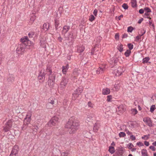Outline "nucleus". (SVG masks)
<instances>
[{"label": "nucleus", "instance_id": "f257e3e1", "mask_svg": "<svg viewBox=\"0 0 156 156\" xmlns=\"http://www.w3.org/2000/svg\"><path fill=\"white\" fill-rule=\"evenodd\" d=\"M79 126V121L73 117H71L66 123L65 127L69 129L70 134L75 133L78 129Z\"/></svg>", "mask_w": 156, "mask_h": 156}, {"label": "nucleus", "instance_id": "f03ea898", "mask_svg": "<svg viewBox=\"0 0 156 156\" xmlns=\"http://www.w3.org/2000/svg\"><path fill=\"white\" fill-rule=\"evenodd\" d=\"M27 46L25 44L21 43L18 45L16 51L19 54H22L24 53Z\"/></svg>", "mask_w": 156, "mask_h": 156}, {"label": "nucleus", "instance_id": "7ed1b4c3", "mask_svg": "<svg viewBox=\"0 0 156 156\" xmlns=\"http://www.w3.org/2000/svg\"><path fill=\"white\" fill-rule=\"evenodd\" d=\"M13 121L9 120L5 123L3 127V130L5 132H7L9 131L12 127Z\"/></svg>", "mask_w": 156, "mask_h": 156}, {"label": "nucleus", "instance_id": "20e7f679", "mask_svg": "<svg viewBox=\"0 0 156 156\" xmlns=\"http://www.w3.org/2000/svg\"><path fill=\"white\" fill-rule=\"evenodd\" d=\"M83 91V87L82 86H80L77 88L73 94V97L72 99L75 100L80 95Z\"/></svg>", "mask_w": 156, "mask_h": 156}, {"label": "nucleus", "instance_id": "39448f33", "mask_svg": "<svg viewBox=\"0 0 156 156\" xmlns=\"http://www.w3.org/2000/svg\"><path fill=\"white\" fill-rule=\"evenodd\" d=\"M49 76L48 80V84L49 86L52 87L54 84L55 80V76L54 74H50Z\"/></svg>", "mask_w": 156, "mask_h": 156}, {"label": "nucleus", "instance_id": "423d86ee", "mask_svg": "<svg viewBox=\"0 0 156 156\" xmlns=\"http://www.w3.org/2000/svg\"><path fill=\"white\" fill-rule=\"evenodd\" d=\"M58 120V119L57 117H54L49 121L48 124L49 126L52 127L57 123Z\"/></svg>", "mask_w": 156, "mask_h": 156}, {"label": "nucleus", "instance_id": "0eeeda50", "mask_svg": "<svg viewBox=\"0 0 156 156\" xmlns=\"http://www.w3.org/2000/svg\"><path fill=\"white\" fill-rule=\"evenodd\" d=\"M32 116V112L30 111L28 112L26 115V117L24 119V122L27 125H28L30 123L31 120V118Z\"/></svg>", "mask_w": 156, "mask_h": 156}, {"label": "nucleus", "instance_id": "6e6552de", "mask_svg": "<svg viewBox=\"0 0 156 156\" xmlns=\"http://www.w3.org/2000/svg\"><path fill=\"white\" fill-rule=\"evenodd\" d=\"M143 121L149 127L153 126V122L151 119L149 117H145L143 118Z\"/></svg>", "mask_w": 156, "mask_h": 156}, {"label": "nucleus", "instance_id": "1a4fd4ad", "mask_svg": "<svg viewBox=\"0 0 156 156\" xmlns=\"http://www.w3.org/2000/svg\"><path fill=\"white\" fill-rule=\"evenodd\" d=\"M126 105H120L118 106L116 109V111L118 112V114H122L126 110Z\"/></svg>", "mask_w": 156, "mask_h": 156}, {"label": "nucleus", "instance_id": "9d476101", "mask_svg": "<svg viewBox=\"0 0 156 156\" xmlns=\"http://www.w3.org/2000/svg\"><path fill=\"white\" fill-rule=\"evenodd\" d=\"M68 82V80L66 78L63 77L62 78L60 85V87L62 89L65 88Z\"/></svg>", "mask_w": 156, "mask_h": 156}, {"label": "nucleus", "instance_id": "9b49d317", "mask_svg": "<svg viewBox=\"0 0 156 156\" xmlns=\"http://www.w3.org/2000/svg\"><path fill=\"white\" fill-rule=\"evenodd\" d=\"M118 61V57L116 56H114L111 58L110 61L109 63L111 66V67H112L116 65Z\"/></svg>", "mask_w": 156, "mask_h": 156}, {"label": "nucleus", "instance_id": "f8f14e48", "mask_svg": "<svg viewBox=\"0 0 156 156\" xmlns=\"http://www.w3.org/2000/svg\"><path fill=\"white\" fill-rule=\"evenodd\" d=\"M19 150L17 146H15L13 148L9 156H16Z\"/></svg>", "mask_w": 156, "mask_h": 156}, {"label": "nucleus", "instance_id": "ddd939ff", "mask_svg": "<svg viewBox=\"0 0 156 156\" xmlns=\"http://www.w3.org/2000/svg\"><path fill=\"white\" fill-rule=\"evenodd\" d=\"M125 68L123 67H119L116 70L115 75L116 76L121 75L125 71Z\"/></svg>", "mask_w": 156, "mask_h": 156}, {"label": "nucleus", "instance_id": "4468645a", "mask_svg": "<svg viewBox=\"0 0 156 156\" xmlns=\"http://www.w3.org/2000/svg\"><path fill=\"white\" fill-rule=\"evenodd\" d=\"M106 69L105 66H102L100 67L96 71V72L98 74H102L104 72Z\"/></svg>", "mask_w": 156, "mask_h": 156}, {"label": "nucleus", "instance_id": "2eb2a0df", "mask_svg": "<svg viewBox=\"0 0 156 156\" xmlns=\"http://www.w3.org/2000/svg\"><path fill=\"white\" fill-rule=\"evenodd\" d=\"M20 41L21 42V43H24V44H25L26 45H27V42H30V41H29L28 40V37L27 36L21 38L20 39Z\"/></svg>", "mask_w": 156, "mask_h": 156}, {"label": "nucleus", "instance_id": "dca6fc26", "mask_svg": "<svg viewBox=\"0 0 156 156\" xmlns=\"http://www.w3.org/2000/svg\"><path fill=\"white\" fill-rule=\"evenodd\" d=\"M70 27L68 26H65L63 28L62 33L65 34L70 29Z\"/></svg>", "mask_w": 156, "mask_h": 156}, {"label": "nucleus", "instance_id": "f3484780", "mask_svg": "<svg viewBox=\"0 0 156 156\" xmlns=\"http://www.w3.org/2000/svg\"><path fill=\"white\" fill-rule=\"evenodd\" d=\"M110 93V90L109 88H104L102 90V94L103 95H107L109 94Z\"/></svg>", "mask_w": 156, "mask_h": 156}, {"label": "nucleus", "instance_id": "a211bd4d", "mask_svg": "<svg viewBox=\"0 0 156 156\" xmlns=\"http://www.w3.org/2000/svg\"><path fill=\"white\" fill-rule=\"evenodd\" d=\"M69 68V65L67 64L66 66H63L62 67V72L64 74H66L67 71Z\"/></svg>", "mask_w": 156, "mask_h": 156}, {"label": "nucleus", "instance_id": "6ab92c4d", "mask_svg": "<svg viewBox=\"0 0 156 156\" xmlns=\"http://www.w3.org/2000/svg\"><path fill=\"white\" fill-rule=\"evenodd\" d=\"M78 71V70L77 69H75L74 70L72 74V76L74 78H76V77L79 75V73Z\"/></svg>", "mask_w": 156, "mask_h": 156}, {"label": "nucleus", "instance_id": "aec40b11", "mask_svg": "<svg viewBox=\"0 0 156 156\" xmlns=\"http://www.w3.org/2000/svg\"><path fill=\"white\" fill-rule=\"evenodd\" d=\"M56 99L54 98H50L48 100V103H50L53 106H54V104L55 102V100Z\"/></svg>", "mask_w": 156, "mask_h": 156}, {"label": "nucleus", "instance_id": "412c9836", "mask_svg": "<svg viewBox=\"0 0 156 156\" xmlns=\"http://www.w3.org/2000/svg\"><path fill=\"white\" fill-rule=\"evenodd\" d=\"M85 49V47L84 46H79L77 48V51L79 53H81L83 52Z\"/></svg>", "mask_w": 156, "mask_h": 156}, {"label": "nucleus", "instance_id": "4be33fe9", "mask_svg": "<svg viewBox=\"0 0 156 156\" xmlns=\"http://www.w3.org/2000/svg\"><path fill=\"white\" fill-rule=\"evenodd\" d=\"M99 125L97 123H95L93 129L95 132H97L99 128Z\"/></svg>", "mask_w": 156, "mask_h": 156}, {"label": "nucleus", "instance_id": "5701e85b", "mask_svg": "<svg viewBox=\"0 0 156 156\" xmlns=\"http://www.w3.org/2000/svg\"><path fill=\"white\" fill-rule=\"evenodd\" d=\"M141 154L143 156H148L147 151L146 149H143L141 150Z\"/></svg>", "mask_w": 156, "mask_h": 156}, {"label": "nucleus", "instance_id": "b1692460", "mask_svg": "<svg viewBox=\"0 0 156 156\" xmlns=\"http://www.w3.org/2000/svg\"><path fill=\"white\" fill-rule=\"evenodd\" d=\"M131 3L132 7L135 8L136 7V0H131Z\"/></svg>", "mask_w": 156, "mask_h": 156}, {"label": "nucleus", "instance_id": "393cba45", "mask_svg": "<svg viewBox=\"0 0 156 156\" xmlns=\"http://www.w3.org/2000/svg\"><path fill=\"white\" fill-rule=\"evenodd\" d=\"M14 80V78L13 76L12 75H9V77L7 79V81L8 82H12Z\"/></svg>", "mask_w": 156, "mask_h": 156}, {"label": "nucleus", "instance_id": "a878e982", "mask_svg": "<svg viewBox=\"0 0 156 156\" xmlns=\"http://www.w3.org/2000/svg\"><path fill=\"white\" fill-rule=\"evenodd\" d=\"M131 114L133 115H135L138 112V111L136 109L132 108L130 110Z\"/></svg>", "mask_w": 156, "mask_h": 156}, {"label": "nucleus", "instance_id": "bb28decb", "mask_svg": "<svg viewBox=\"0 0 156 156\" xmlns=\"http://www.w3.org/2000/svg\"><path fill=\"white\" fill-rule=\"evenodd\" d=\"M117 48L120 52H122L123 49V45L121 44H119L117 46Z\"/></svg>", "mask_w": 156, "mask_h": 156}, {"label": "nucleus", "instance_id": "cd10ccee", "mask_svg": "<svg viewBox=\"0 0 156 156\" xmlns=\"http://www.w3.org/2000/svg\"><path fill=\"white\" fill-rule=\"evenodd\" d=\"M108 151L112 154L114 153L115 152L114 147L112 146H110L109 147Z\"/></svg>", "mask_w": 156, "mask_h": 156}, {"label": "nucleus", "instance_id": "c85d7f7f", "mask_svg": "<svg viewBox=\"0 0 156 156\" xmlns=\"http://www.w3.org/2000/svg\"><path fill=\"white\" fill-rule=\"evenodd\" d=\"M46 73L48 75L51 74L52 73V71L50 69V68L48 67L46 69Z\"/></svg>", "mask_w": 156, "mask_h": 156}, {"label": "nucleus", "instance_id": "c756f323", "mask_svg": "<svg viewBox=\"0 0 156 156\" xmlns=\"http://www.w3.org/2000/svg\"><path fill=\"white\" fill-rule=\"evenodd\" d=\"M55 27L56 30L58 29V27L59 24V21L57 19H55Z\"/></svg>", "mask_w": 156, "mask_h": 156}, {"label": "nucleus", "instance_id": "7c9ffc66", "mask_svg": "<svg viewBox=\"0 0 156 156\" xmlns=\"http://www.w3.org/2000/svg\"><path fill=\"white\" fill-rule=\"evenodd\" d=\"M131 52V51L129 49L127 50L125 52L124 55L126 56L127 57H129V56Z\"/></svg>", "mask_w": 156, "mask_h": 156}, {"label": "nucleus", "instance_id": "2f4dec72", "mask_svg": "<svg viewBox=\"0 0 156 156\" xmlns=\"http://www.w3.org/2000/svg\"><path fill=\"white\" fill-rule=\"evenodd\" d=\"M119 135L120 137H123L126 136V134L125 133L123 132H120L119 133Z\"/></svg>", "mask_w": 156, "mask_h": 156}, {"label": "nucleus", "instance_id": "473e14b6", "mask_svg": "<svg viewBox=\"0 0 156 156\" xmlns=\"http://www.w3.org/2000/svg\"><path fill=\"white\" fill-rule=\"evenodd\" d=\"M114 88L115 89V90L118 91L120 88V86L118 84H115L114 85Z\"/></svg>", "mask_w": 156, "mask_h": 156}, {"label": "nucleus", "instance_id": "72a5a7b5", "mask_svg": "<svg viewBox=\"0 0 156 156\" xmlns=\"http://www.w3.org/2000/svg\"><path fill=\"white\" fill-rule=\"evenodd\" d=\"M46 106L48 109H51L54 107V106H53L50 103H48L46 105Z\"/></svg>", "mask_w": 156, "mask_h": 156}, {"label": "nucleus", "instance_id": "f704fd0d", "mask_svg": "<svg viewBox=\"0 0 156 156\" xmlns=\"http://www.w3.org/2000/svg\"><path fill=\"white\" fill-rule=\"evenodd\" d=\"M43 29L45 31L47 30L49 28V25L48 26L46 23H45L43 24Z\"/></svg>", "mask_w": 156, "mask_h": 156}, {"label": "nucleus", "instance_id": "c9c22d12", "mask_svg": "<svg viewBox=\"0 0 156 156\" xmlns=\"http://www.w3.org/2000/svg\"><path fill=\"white\" fill-rule=\"evenodd\" d=\"M149 60L148 57H145L143 59V63H147Z\"/></svg>", "mask_w": 156, "mask_h": 156}, {"label": "nucleus", "instance_id": "e433bc0d", "mask_svg": "<svg viewBox=\"0 0 156 156\" xmlns=\"http://www.w3.org/2000/svg\"><path fill=\"white\" fill-rule=\"evenodd\" d=\"M129 50H131L133 48V45L131 43H129L127 45Z\"/></svg>", "mask_w": 156, "mask_h": 156}, {"label": "nucleus", "instance_id": "4c0bfd02", "mask_svg": "<svg viewBox=\"0 0 156 156\" xmlns=\"http://www.w3.org/2000/svg\"><path fill=\"white\" fill-rule=\"evenodd\" d=\"M149 136H150L149 134H148L147 135H144L143 136H142V138L143 139L147 140L149 137Z\"/></svg>", "mask_w": 156, "mask_h": 156}, {"label": "nucleus", "instance_id": "58836bf2", "mask_svg": "<svg viewBox=\"0 0 156 156\" xmlns=\"http://www.w3.org/2000/svg\"><path fill=\"white\" fill-rule=\"evenodd\" d=\"M156 108L155 105H152L151 106L150 108V111L152 112Z\"/></svg>", "mask_w": 156, "mask_h": 156}, {"label": "nucleus", "instance_id": "ea45409f", "mask_svg": "<svg viewBox=\"0 0 156 156\" xmlns=\"http://www.w3.org/2000/svg\"><path fill=\"white\" fill-rule=\"evenodd\" d=\"M134 29L132 27L130 26V27H128L127 28V31L131 33V32H132L133 30Z\"/></svg>", "mask_w": 156, "mask_h": 156}, {"label": "nucleus", "instance_id": "a19ab883", "mask_svg": "<svg viewBox=\"0 0 156 156\" xmlns=\"http://www.w3.org/2000/svg\"><path fill=\"white\" fill-rule=\"evenodd\" d=\"M94 19V16L93 15H91L89 17V20L90 22H92Z\"/></svg>", "mask_w": 156, "mask_h": 156}, {"label": "nucleus", "instance_id": "79ce46f5", "mask_svg": "<svg viewBox=\"0 0 156 156\" xmlns=\"http://www.w3.org/2000/svg\"><path fill=\"white\" fill-rule=\"evenodd\" d=\"M112 96L111 95H108L107 96V101L108 102H110L111 101L112 99Z\"/></svg>", "mask_w": 156, "mask_h": 156}, {"label": "nucleus", "instance_id": "37998d69", "mask_svg": "<svg viewBox=\"0 0 156 156\" xmlns=\"http://www.w3.org/2000/svg\"><path fill=\"white\" fill-rule=\"evenodd\" d=\"M122 7L125 9H127L128 8V6L126 4L124 3L122 5Z\"/></svg>", "mask_w": 156, "mask_h": 156}, {"label": "nucleus", "instance_id": "c03bdc74", "mask_svg": "<svg viewBox=\"0 0 156 156\" xmlns=\"http://www.w3.org/2000/svg\"><path fill=\"white\" fill-rule=\"evenodd\" d=\"M35 19V16L33 15V16H31L30 18V20L32 22H33Z\"/></svg>", "mask_w": 156, "mask_h": 156}, {"label": "nucleus", "instance_id": "a18cd8bd", "mask_svg": "<svg viewBox=\"0 0 156 156\" xmlns=\"http://www.w3.org/2000/svg\"><path fill=\"white\" fill-rule=\"evenodd\" d=\"M144 11H145L146 12H151V10L148 7H146L144 9Z\"/></svg>", "mask_w": 156, "mask_h": 156}, {"label": "nucleus", "instance_id": "49530a36", "mask_svg": "<svg viewBox=\"0 0 156 156\" xmlns=\"http://www.w3.org/2000/svg\"><path fill=\"white\" fill-rule=\"evenodd\" d=\"M27 125H27L26 124L24 123L23 126L22 127V130H24L26 129L27 126Z\"/></svg>", "mask_w": 156, "mask_h": 156}, {"label": "nucleus", "instance_id": "de8ad7c7", "mask_svg": "<svg viewBox=\"0 0 156 156\" xmlns=\"http://www.w3.org/2000/svg\"><path fill=\"white\" fill-rule=\"evenodd\" d=\"M45 75V74L44 73V72H42L41 71L39 75V76H41L44 78V79L45 77L44 76Z\"/></svg>", "mask_w": 156, "mask_h": 156}, {"label": "nucleus", "instance_id": "09e8293b", "mask_svg": "<svg viewBox=\"0 0 156 156\" xmlns=\"http://www.w3.org/2000/svg\"><path fill=\"white\" fill-rule=\"evenodd\" d=\"M33 127L34 128H33V131H35L36 132H37L38 129V127L37 126H34Z\"/></svg>", "mask_w": 156, "mask_h": 156}, {"label": "nucleus", "instance_id": "8fccbe9b", "mask_svg": "<svg viewBox=\"0 0 156 156\" xmlns=\"http://www.w3.org/2000/svg\"><path fill=\"white\" fill-rule=\"evenodd\" d=\"M34 34V32H30L28 34V36L30 38H32Z\"/></svg>", "mask_w": 156, "mask_h": 156}, {"label": "nucleus", "instance_id": "3c124183", "mask_svg": "<svg viewBox=\"0 0 156 156\" xmlns=\"http://www.w3.org/2000/svg\"><path fill=\"white\" fill-rule=\"evenodd\" d=\"M68 153L67 152H63L61 154V156H67Z\"/></svg>", "mask_w": 156, "mask_h": 156}, {"label": "nucleus", "instance_id": "603ef678", "mask_svg": "<svg viewBox=\"0 0 156 156\" xmlns=\"http://www.w3.org/2000/svg\"><path fill=\"white\" fill-rule=\"evenodd\" d=\"M128 146L129 149H131L133 147V145L131 143H130L128 144Z\"/></svg>", "mask_w": 156, "mask_h": 156}, {"label": "nucleus", "instance_id": "864d4df0", "mask_svg": "<svg viewBox=\"0 0 156 156\" xmlns=\"http://www.w3.org/2000/svg\"><path fill=\"white\" fill-rule=\"evenodd\" d=\"M146 31L145 30H144V29H143L142 30H141L140 31V33L141 34L140 35V36H141L142 35H143L145 33Z\"/></svg>", "mask_w": 156, "mask_h": 156}, {"label": "nucleus", "instance_id": "5fc2aeb1", "mask_svg": "<svg viewBox=\"0 0 156 156\" xmlns=\"http://www.w3.org/2000/svg\"><path fill=\"white\" fill-rule=\"evenodd\" d=\"M130 138L132 140H134L136 139V137L135 136L132 135L130 136Z\"/></svg>", "mask_w": 156, "mask_h": 156}, {"label": "nucleus", "instance_id": "6e6d98bb", "mask_svg": "<svg viewBox=\"0 0 156 156\" xmlns=\"http://www.w3.org/2000/svg\"><path fill=\"white\" fill-rule=\"evenodd\" d=\"M115 38L117 40L119 39V34L118 33H116L115 35Z\"/></svg>", "mask_w": 156, "mask_h": 156}, {"label": "nucleus", "instance_id": "4d7b16f0", "mask_svg": "<svg viewBox=\"0 0 156 156\" xmlns=\"http://www.w3.org/2000/svg\"><path fill=\"white\" fill-rule=\"evenodd\" d=\"M136 145L140 146H144L143 143L141 142H139L137 143L136 144Z\"/></svg>", "mask_w": 156, "mask_h": 156}, {"label": "nucleus", "instance_id": "13d9d810", "mask_svg": "<svg viewBox=\"0 0 156 156\" xmlns=\"http://www.w3.org/2000/svg\"><path fill=\"white\" fill-rule=\"evenodd\" d=\"M149 148L151 149L152 151H154L155 150V148L153 146H151L149 147Z\"/></svg>", "mask_w": 156, "mask_h": 156}, {"label": "nucleus", "instance_id": "bf43d9fd", "mask_svg": "<svg viewBox=\"0 0 156 156\" xmlns=\"http://www.w3.org/2000/svg\"><path fill=\"white\" fill-rule=\"evenodd\" d=\"M88 105L89 107H93V105L90 101L88 102Z\"/></svg>", "mask_w": 156, "mask_h": 156}, {"label": "nucleus", "instance_id": "052dcab7", "mask_svg": "<svg viewBox=\"0 0 156 156\" xmlns=\"http://www.w3.org/2000/svg\"><path fill=\"white\" fill-rule=\"evenodd\" d=\"M98 12V11L96 9H95L94 10L93 12L95 16H96Z\"/></svg>", "mask_w": 156, "mask_h": 156}, {"label": "nucleus", "instance_id": "680f3d73", "mask_svg": "<svg viewBox=\"0 0 156 156\" xmlns=\"http://www.w3.org/2000/svg\"><path fill=\"white\" fill-rule=\"evenodd\" d=\"M40 43V45H41V46H42V47H44L45 45H44V42H42L41 41Z\"/></svg>", "mask_w": 156, "mask_h": 156}, {"label": "nucleus", "instance_id": "e2e57ef3", "mask_svg": "<svg viewBox=\"0 0 156 156\" xmlns=\"http://www.w3.org/2000/svg\"><path fill=\"white\" fill-rule=\"evenodd\" d=\"M128 37L127 34L126 33H124L122 35V38H126Z\"/></svg>", "mask_w": 156, "mask_h": 156}, {"label": "nucleus", "instance_id": "0e129e2a", "mask_svg": "<svg viewBox=\"0 0 156 156\" xmlns=\"http://www.w3.org/2000/svg\"><path fill=\"white\" fill-rule=\"evenodd\" d=\"M144 144L145 145L147 146H148L149 145V142L147 141H145L144 142Z\"/></svg>", "mask_w": 156, "mask_h": 156}, {"label": "nucleus", "instance_id": "69168bd1", "mask_svg": "<svg viewBox=\"0 0 156 156\" xmlns=\"http://www.w3.org/2000/svg\"><path fill=\"white\" fill-rule=\"evenodd\" d=\"M144 10L143 9H141L139 10V12L140 14H143L144 12Z\"/></svg>", "mask_w": 156, "mask_h": 156}, {"label": "nucleus", "instance_id": "338daca9", "mask_svg": "<svg viewBox=\"0 0 156 156\" xmlns=\"http://www.w3.org/2000/svg\"><path fill=\"white\" fill-rule=\"evenodd\" d=\"M149 15V14L148 13V12H145V13L144 14V16L146 17L147 18H148V16Z\"/></svg>", "mask_w": 156, "mask_h": 156}, {"label": "nucleus", "instance_id": "774afa93", "mask_svg": "<svg viewBox=\"0 0 156 156\" xmlns=\"http://www.w3.org/2000/svg\"><path fill=\"white\" fill-rule=\"evenodd\" d=\"M38 78L39 80H44V78L41 76H38Z\"/></svg>", "mask_w": 156, "mask_h": 156}]
</instances>
